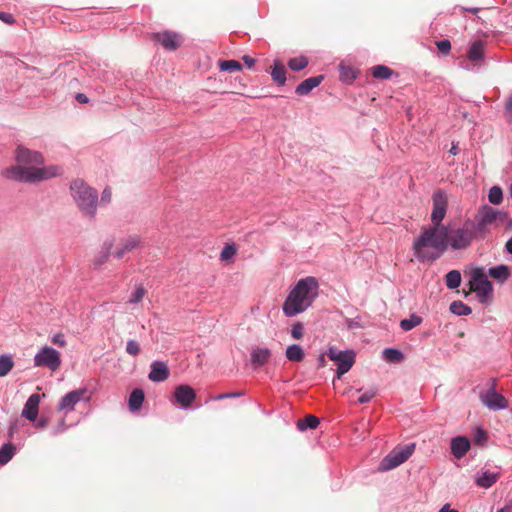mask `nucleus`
I'll return each mask as SVG.
<instances>
[{"label":"nucleus","mask_w":512,"mask_h":512,"mask_svg":"<svg viewBox=\"0 0 512 512\" xmlns=\"http://www.w3.org/2000/svg\"><path fill=\"white\" fill-rule=\"evenodd\" d=\"M489 275L494 279L505 281L510 276L509 268L506 265H499L489 269Z\"/></svg>","instance_id":"bb28decb"},{"label":"nucleus","mask_w":512,"mask_h":512,"mask_svg":"<svg viewBox=\"0 0 512 512\" xmlns=\"http://www.w3.org/2000/svg\"><path fill=\"white\" fill-rule=\"evenodd\" d=\"M107 256H101L94 261L96 267L102 265L106 261Z\"/></svg>","instance_id":"5fc2aeb1"},{"label":"nucleus","mask_w":512,"mask_h":512,"mask_svg":"<svg viewBox=\"0 0 512 512\" xmlns=\"http://www.w3.org/2000/svg\"><path fill=\"white\" fill-rule=\"evenodd\" d=\"M446 237L447 247L450 246L454 250L466 249L474 240L479 239L472 226V220L465 221L460 228L447 229Z\"/></svg>","instance_id":"423d86ee"},{"label":"nucleus","mask_w":512,"mask_h":512,"mask_svg":"<svg viewBox=\"0 0 512 512\" xmlns=\"http://www.w3.org/2000/svg\"><path fill=\"white\" fill-rule=\"evenodd\" d=\"M421 322H422V318L420 316L412 314L409 318L401 320L400 327L404 331H409V330L415 328L416 326L420 325Z\"/></svg>","instance_id":"2f4dec72"},{"label":"nucleus","mask_w":512,"mask_h":512,"mask_svg":"<svg viewBox=\"0 0 512 512\" xmlns=\"http://www.w3.org/2000/svg\"><path fill=\"white\" fill-rule=\"evenodd\" d=\"M291 335L294 339H301L304 335V328L301 323H295L291 329Z\"/></svg>","instance_id":"79ce46f5"},{"label":"nucleus","mask_w":512,"mask_h":512,"mask_svg":"<svg viewBox=\"0 0 512 512\" xmlns=\"http://www.w3.org/2000/svg\"><path fill=\"white\" fill-rule=\"evenodd\" d=\"M87 393L86 389L73 390L67 393L59 402L60 410H74L75 405L84 397Z\"/></svg>","instance_id":"2eb2a0df"},{"label":"nucleus","mask_w":512,"mask_h":512,"mask_svg":"<svg viewBox=\"0 0 512 512\" xmlns=\"http://www.w3.org/2000/svg\"><path fill=\"white\" fill-rule=\"evenodd\" d=\"M436 46L438 50L444 54L447 55L450 53L451 50V43L449 40H441L436 42Z\"/></svg>","instance_id":"37998d69"},{"label":"nucleus","mask_w":512,"mask_h":512,"mask_svg":"<svg viewBox=\"0 0 512 512\" xmlns=\"http://www.w3.org/2000/svg\"><path fill=\"white\" fill-rule=\"evenodd\" d=\"M156 42L161 44L166 50H176L183 42L182 36L173 31H163L154 35Z\"/></svg>","instance_id":"f8f14e48"},{"label":"nucleus","mask_w":512,"mask_h":512,"mask_svg":"<svg viewBox=\"0 0 512 512\" xmlns=\"http://www.w3.org/2000/svg\"><path fill=\"white\" fill-rule=\"evenodd\" d=\"M488 199L494 205L500 204L503 200V193L501 188L498 186H493L489 190Z\"/></svg>","instance_id":"e433bc0d"},{"label":"nucleus","mask_w":512,"mask_h":512,"mask_svg":"<svg viewBox=\"0 0 512 512\" xmlns=\"http://www.w3.org/2000/svg\"><path fill=\"white\" fill-rule=\"evenodd\" d=\"M488 440V434L485 430L478 428L474 435V442L479 445H484Z\"/></svg>","instance_id":"ea45409f"},{"label":"nucleus","mask_w":512,"mask_h":512,"mask_svg":"<svg viewBox=\"0 0 512 512\" xmlns=\"http://www.w3.org/2000/svg\"><path fill=\"white\" fill-rule=\"evenodd\" d=\"M272 79L280 86L286 82V70L282 63L275 61L273 69L271 71Z\"/></svg>","instance_id":"4be33fe9"},{"label":"nucleus","mask_w":512,"mask_h":512,"mask_svg":"<svg viewBox=\"0 0 512 512\" xmlns=\"http://www.w3.org/2000/svg\"><path fill=\"white\" fill-rule=\"evenodd\" d=\"M76 100L80 103H88L89 98L83 93H78L76 95Z\"/></svg>","instance_id":"603ef678"},{"label":"nucleus","mask_w":512,"mask_h":512,"mask_svg":"<svg viewBox=\"0 0 512 512\" xmlns=\"http://www.w3.org/2000/svg\"><path fill=\"white\" fill-rule=\"evenodd\" d=\"M237 253V248L234 244H228L226 245L220 254V260L227 261L230 260L232 257H234Z\"/></svg>","instance_id":"58836bf2"},{"label":"nucleus","mask_w":512,"mask_h":512,"mask_svg":"<svg viewBox=\"0 0 512 512\" xmlns=\"http://www.w3.org/2000/svg\"><path fill=\"white\" fill-rule=\"evenodd\" d=\"M307 65H308V60L306 57H303V56L292 58L288 62L289 68L294 71H300V70L304 69Z\"/></svg>","instance_id":"c9c22d12"},{"label":"nucleus","mask_w":512,"mask_h":512,"mask_svg":"<svg viewBox=\"0 0 512 512\" xmlns=\"http://www.w3.org/2000/svg\"><path fill=\"white\" fill-rule=\"evenodd\" d=\"M0 20L7 24H13L15 22L13 15L4 12H0Z\"/></svg>","instance_id":"de8ad7c7"},{"label":"nucleus","mask_w":512,"mask_h":512,"mask_svg":"<svg viewBox=\"0 0 512 512\" xmlns=\"http://www.w3.org/2000/svg\"><path fill=\"white\" fill-rule=\"evenodd\" d=\"M506 249L509 253L512 254V237L506 243Z\"/></svg>","instance_id":"052dcab7"},{"label":"nucleus","mask_w":512,"mask_h":512,"mask_svg":"<svg viewBox=\"0 0 512 512\" xmlns=\"http://www.w3.org/2000/svg\"><path fill=\"white\" fill-rule=\"evenodd\" d=\"M415 444H409L404 447L395 448L392 450L380 463V471H388L394 469L407 461L413 454Z\"/></svg>","instance_id":"0eeeda50"},{"label":"nucleus","mask_w":512,"mask_h":512,"mask_svg":"<svg viewBox=\"0 0 512 512\" xmlns=\"http://www.w3.org/2000/svg\"><path fill=\"white\" fill-rule=\"evenodd\" d=\"M498 219L503 220L499 211L489 205L481 206L472 220V226L478 238H484Z\"/></svg>","instance_id":"39448f33"},{"label":"nucleus","mask_w":512,"mask_h":512,"mask_svg":"<svg viewBox=\"0 0 512 512\" xmlns=\"http://www.w3.org/2000/svg\"><path fill=\"white\" fill-rule=\"evenodd\" d=\"M271 357V351L268 348H253L251 351V364L254 369L265 365Z\"/></svg>","instance_id":"6ab92c4d"},{"label":"nucleus","mask_w":512,"mask_h":512,"mask_svg":"<svg viewBox=\"0 0 512 512\" xmlns=\"http://www.w3.org/2000/svg\"><path fill=\"white\" fill-rule=\"evenodd\" d=\"M497 512H512V505H506L505 507L499 509Z\"/></svg>","instance_id":"bf43d9fd"},{"label":"nucleus","mask_w":512,"mask_h":512,"mask_svg":"<svg viewBox=\"0 0 512 512\" xmlns=\"http://www.w3.org/2000/svg\"><path fill=\"white\" fill-rule=\"evenodd\" d=\"M52 342L55 345H58L60 347H64L66 345V341L64 339V335L61 334V333H58V334L54 335L53 338H52Z\"/></svg>","instance_id":"a18cd8bd"},{"label":"nucleus","mask_w":512,"mask_h":512,"mask_svg":"<svg viewBox=\"0 0 512 512\" xmlns=\"http://www.w3.org/2000/svg\"><path fill=\"white\" fill-rule=\"evenodd\" d=\"M240 395H241L240 393H224V394L217 395L213 399L218 401V400H222V399H226V398L237 397Z\"/></svg>","instance_id":"09e8293b"},{"label":"nucleus","mask_w":512,"mask_h":512,"mask_svg":"<svg viewBox=\"0 0 512 512\" xmlns=\"http://www.w3.org/2000/svg\"><path fill=\"white\" fill-rule=\"evenodd\" d=\"M469 285L470 291L476 292L482 303L486 301L487 297L492 292V284L481 268L472 270Z\"/></svg>","instance_id":"6e6552de"},{"label":"nucleus","mask_w":512,"mask_h":512,"mask_svg":"<svg viewBox=\"0 0 512 512\" xmlns=\"http://www.w3.org/2000/svg\"><path fill=\"white\" fill-rule=\"evenodd\" d=\"M376 396V390L371 388L369 390H367L365 393H363L359 398H358V403L360 404H364V403H368L370 402L374 397Z\"/></svg>","instance_id":"a19ab883"},{"label":"nucleus","mask_w":512,"mask_h":512,"mask_svg":"<svg viewBox=\"0 0 512 512\" xmlns=\"http://www.w3.org/2000/svg\"><path fill=\"white\" fill-rule=\"evenodd\" d=\"M498 480V474L486 471L482 476L476 479V484L480 487L489 488Z\"/></svg>","instance_id":"a878e982"},{"label":"nucleus","mask_w":512,"mask_h":512,"mask_svg":"<svg viewBox=\"0 0 512 512\" xmlns=\"http://www.w3.org/2000/svg\"><path fill=\"white\" fill-rule=\"evenodd\" d=\"M169 368L164 362L155 361L151 364L149 379L153 382H162L169 377Z\"/></svg>","instance_id":"f3484780"},{"label":"nucleus","mask_w":512,"mask_h":512,"mask_svg":"<svg viewBox=\"0 0 512 512\" xmlns=\"http://www.w3.org/2000/svg\"><path fill=\"white\" fill-rule=\"evenodd\" d=\"M15 453V446L13 444H5L0 449V465L7 464Z\"/></svg>","instance_id":"cd10ccee"},{"label":"nucleus","mask_w":512,"mask_h":512,"mask_svg":"<svg viewBox=\"0 0 512 512\" xmlns=\"http://www.w3.org/2000/svg\"><path fill=\"white\" fill-rule=\"evenodd\" d=\"M219 68L221 71L236 72L242 69V65L236 60H222L219 62Z\"/></svg>","instance_id":"f704fd0d"},{"label":"nucleus","mask_w":512,"mask_h":512,"mask_svg":"<svg viewBox=\"0 0 512 512\" xmlns=\"http://www.w3.org/2000/svg\"><path fill=\"white\" fill-rule=\"evenodd\" d=\"M439 512H458L456 509H451L449 505H444Z\"/></svg>","instance_id":"4d7b16f0"},{"label":"nucleus","mask_w":512,"mask_h":512,"mask_svg":"<svg viewBox=\"0 0 512 512\" xmlns=\"http://www.w3.org/2000/svg\"><path fill=\"white\" fill-rule=\"evenodd\" d=\"M137 244H138V241H135V240H131V239H130V243H129L130 249H132L133 247H135Z\"/></svg>","instance_id":"0e129e2a"},{"label":"nucleus","mask_w":512,"mask_h":512,"mask_svg":"<svg viewBox=\"0 0 512 512\" xmlns=\"http://www.w3.org/2000/svg\"><path fill=\"white\" fill-rule=\"evenodd\" d=\"M327 355L332 361H335L338 366V378H341L342 375L347 373L355 363V353L353 351H340L334 347H330Z\"/></svg>","instance_id":"1a4fd4ad"},{"label":"nucleus","mask_w":512,"mask_h":512,"mask_svg":"<svg viewBox=\"0 0 512 512\" xmlns=\"http://www.w3.org/2000/svg\"><path fill=\"white\" fill-rule=\"evenodd\" d=\"M450 311L459 316L469 315L472 312L471 308L461 301L452 302L450 305Z\"/></svg>","instance_id":"473e14b6"},{"label":"nucleus","mask_w":512,"mask_h":512,"mask_svg":"<svg viewBox=\"0 0 512 512\" xmlns=\"http://www.w3.org/2000/svg\"><path fill=\"white\" fill-rule=\"evenodd\" d=\"M341 77L344 79V80H348V81H351L353 80L356 76H355V73L352 69L350 68H346V67H341Z\"/></svg>","instance_id":"c03bdc74"},{"label":"nucleus","mask_w":512,"mask_h":512,"mask_svg":"<svg viewBox=\"0 0 512 512\" xmlns=\"http://www.w3.org/2000/svg\"><path fill=\"white\" fill-rule=\"evenodd\" d=\"M470 449V441L467 437L458 436L451 441V453L457 459H461Z\"/></svg>","instance_id":"a211bd4d"},{"label":"nucleus","mask_w":512,"mask_h":512,"mask_svg":"<svg viewBox=\"0 0 512 512\" xmlns=\"http://www.w3.org/2000/svg\"><path fill=\"white\" fill-rule=\"evenodd\" d=\"M112 192L110 188H105L102 192L101 196V202L102 203H109L111 201Z\"/></svg>","instance_id":"49530a36"},{"label":"nucleus","mask_w":512,"mask_h":512,"mask_svg":"<svg viewBox=\"0 0 512 512\" xmlns=\"http://www.w3.org/2000/svg\"><path fill=\"white\" fill-rule=\"evenodd\" d=\"M383 355L388 362L398 363L403 360L402 352L394 348H386Z\"/></svg>","instance_id":"72a5a7b5"},{"label":"nucleus","mask_w":512,"mask_h":512,"mask_svg":"<svg viewBox=\"0 0 512 512\" xmlns=\"http://www.w3.org/2000/svg\"><path fill=\"white\" fill-rule=\"evenodd\" d=\"M14 367V362L11 356H0V377L6 376Z\"/></svg>","instance_id":"7c9ffc66"},{"label":"nucleus","mask_w":512,"mask_h":512,"mask_svg":"<svg viewBox=\"0 0 512 512\" xmlns=\"http://www.w3.org/2000/svg\"><path fill=\"white\" fill-rule=\"evenodd\" d=\"M318 364H319V367H325L326 365V361H325V355L324 354H321L318 358Z\"/></svg>","instance_id":"6e6d98bb"},{"label":"nucleus","mask_w":512,"mask_h":512,"mask_svg":"<svg viewBox=\"0 0 512 512\" xmlns=\"http://www.w3.org/2000/svg\"><path fill=\"white\" fill-rule=\"evenodd\" d=\"M16 165L7 168L3 175L7 179L36 183L48 180L58 175V168L54 166L40 167L44 164V158L41 153L25 148L19 145L15 151Z\"/></svg>","instance_id":"f257e3e1"},{"label":"nucleus","mask_w":512,"mask_h":512,"mask_svg":"<svg viewBox=\"0 0 512 512\" xmlns=\"http://www.w3.org/2000/svg\"><path fill=\"white\" fill-rule=\"evenodd\" d=\"M146 289L142 284L136 285L134 293L130 296V304H138L146 295Z\"/></svg>","instance_id":"4c0bfd02"},{"label":"nucleus","mask_w":512,"mask_h":512,"mask_svg":"<svg viewBox=\"0 0 512 512\" xmlns=\"http://www.w3.org/2000/svg\"><path fill=\"white\" fill-rule=\"evenodd\" d=\"M122 254H123L122 252H118L116 257H117V258H121V257H122Z\"/></svg>","instance_id":"69168bd1"},{"label":"nucleus","mask_w":512,"mask_h":512,"mask_svg":"<svg viewBox=\"0 0 512 512\" xmlns=\"http://www.w3.org/2000/svg\"><path fill=\"white\" fill-rule=\"evenodd\" d=\"M462 10L467 11V12H471L473 14H476V13H478L480 11V8H477V7H474V8L463 7Z\"/></svg>","instance_id":"13d9d810"},{"label":"nucleus","mask_w":512,"mask_h":512,"mask_svg":"<svg viewBox=\"0 0 512 512\" xmlns=\"http://www.w3.org/2000/svg\"><path fill=\"white\" fill-rule=\"evenodd\" d=\"M242 60L249 68H251L255 64V59L248 55L243 56Z\"/></svg>","instance_id":"3c124183"},{"label":"nucleus","mask_w":512,"mask_h":512,"mask_svg":"<svg viewBox=\"0 0 512 512\" xmlns=\"http://www.w3.org/2000/svg\"><path fill=\"white\" fill-rule=\"evenodd\" d=\"M447 227L423 228L413 242L414 256L421 262L435 261L447 250Z\"/></svg>","instance_id":"f03ea898"},{"label":"nucleus","mask_w":512,"mask_h":512,"mask_svg":"<svg viewBox=\"0 0 512 512\" xmlns=\"http://www.w3.org/2000/svg\"><path fill=\"white\" fill-rule=\"evenodd\" d=\"M506 111L510 114L512 120V96L508 98L506 102Z\"/></svg>","instance_id":"864d4df0"},{"label":"nucleus","mask_w":512,"mask_h":512,"mask_svg":"<svg viewBox=\"0 0 512 512\" xmlns=\"http://www.w3.org/2000/svg\"><path fill=\"white\" fill-rule=\"evenodd\" d=\"M304 350L300 345L293 344L287 347L286 357L292 362H301L304 359Z\"/></svg>","instance_id":"b1692460"},{"label":"nucleus","mask_w":512,"mask_h":512,"mask_svg":"<svg viewBox=\"0 0 512 512\" xmlns=\"http://www.w3.org/2000/svg\"><path fill=\"white\" fill-rule=\"evenodd\" d=\"M447 210V197L441 190H437L433 194V210L431 213V220L433 226H443L442 220L446 215Z\"/></svg>","instance_id":"9b49d317"},{"label":"nucleus","mask_w":512,"mask_h":512,"mask_svg":"<svg viewBox=\"0 0 512 512\" xmlns=\"http://www.w3.org/2000/svg\"><path fill=\"white\" fill-rule=\"evenodd\" d=\"M445 280L448 288H458L461 283V274L458 270H451L446 274Z\"/></svg>","instance_id":"c85d7f7f"},{"label":"nucleus","mask_w":512,"mask_h":512,"mask_svg":"<svg viewBox=\"0 0 512 512\" xmlns=\"http://www.w3.org/2000/svg\"><path fill=\"white\" fill-rule=\"evenodd\" d=\"M494 386L495 383L493 382L492 388L481 396L482 401L490 409H504L507 407L508 401L504 396L495 391Z\"/></svg>","instance_id":"4468645a"},{"label":"nucleus","mask_w":512,"mask_h":512,"mask_svg":"<svg viewBox=\"0 0 512 512\" xmlns=\"http://www.w3.org/2000/svg\"><path fill=\"white\" fill-rule=\"evenodd\" d=\"M318 295V282L314 277H306L297 282L288 294L283 312L287 317L304 312Z\"/></svg>","instance_id":"7ed1b4c3"},{"label":"nucleus","mask_w":512,"mask_h":512,"mask_svg":"<svg viewBox=\"0 0 512 512\" xmlns=\"http://www.w3.org/2000/svg\"><path fill=\"white\" fill-rule=\"evenodd\" d=\"M46 424H47V421H46V420H44V419H42V420H40V421L38 422L37 426H38V427H45V426H46Z\"/></svg>","instance_id":"e2e57ef3"},{"label":"nucleus","mask_w":512,"mask_h":512,"mask_svg":"<svg viewBox=\"0 0 512 512\" xmlns=\"http://www.w3.org/2000/svg\"><path fill=\"white\" fill-rule=\"evenodd\" d=\"M174 399L181 407L187 408L196 399V392L191 386L182 384L175 388Z\"/></svg>","instance_id":"ddd939ff"},{"label":"nucleus","mask_w":512,"mask_h":512,"mask_svg":"<svg viewBox=\"0 0 512 512\" xmlns=\"http://www.w3.org/2000/svg\"><path fill=\"white\" fill-rule=\"evenodd\" d=\"M36 367H48L56 371L61 365L60 354L52 347L44 346L34 357Z\"/></svg>","instance_id":"9d476101"},{"label":"nucleus","mask_w":512,"mask_h":512,"mask_svg":"<svg viewBox=\"0 0 512 512\" xmlns=\"http://www.w3.org/2000/svg\"><path fill=\"white\" fill-rule=\"evenodd\" d=\"M145 399L144 391L140 388L134 389L130 393V411H137L141 408Z\"/></svg>","instance_id":"5701e85b"},{"label":"nucleus","mask_w":512,"mask_h":512,"mask_svg":"<svg viewBox=\"0 0 512 512\" xmlns=\"http://www.w3.org/2000/svg\"><path fill=\"white\" fill-rule=\"evenodd\" d=\"M372 75L378 79H388L392 76L393 70L384 65H376L372 69Z\"/></svg>","instance_id":"c756f323"},{"label":"nucleus","mask_w":512,"mask_h":512,"mask_svg":"<svg viewBox=\"0 0 512 512\" xmlns=\"http://www.w3.org/2000/svg\"><path fill=\"white\" fill-rule=\"evenodd\" d=\"M140 352V347L138 343L135 341H130V354H138Z\"/></svg>","instance_id":"8fccbe9b"},{"label":"nucleus","mask_w":512,"mask_h":512,"mask_svg":"<svg viewBox=\"0 0 512 512\" xmlns=\"http://www.w3.org/2000/svg\"><path fill=\"white\" fill-rule=\"evenodd\" d=\"M71 195L78 208L90 217H94L96 213L98 192L94 188L87 185L83 180L76 179L70 185Z\"/></svg>","instance_id":"20e7f679"},{"label":"nucleus","mask_w":512,"mask_h":512,"mask_svg":"<svg viewBox=\"0 0 512 512\" xmlns=\"http://www.w3.org/2000/svg\"><path fill=\"white\" fill-rule=\"evenodd\" d=\"M510 194L512 196V183H511V187H510Z\"/></svg>","instance_id":"338daca9"},{"label":"nucleus","mask_w":512,"mask_h":512,"mask_svg":"<svg viewBox=\"0 0 512 512\" xmlns=\"http://www.w3.org/2000/svg\"><path fill=\"white\" fill-rule=\"evenodd\" d=\"M319 418L314 415H307L297 421V427L299 430L304 431L307 428L315 429L319 425Z\"/></svg>","instance_id":"393cba45"},{"label":"nucleus","mask_w":512,"mask_h":512,"mask_svg":"<svg viewBox=\"0 0 512 512\" xmlns=\"http://www.w3.org/2000/svg\"><path fill=\"white\" fill-rule=\"evenodd\" d=\"M40 403V395L32 394L25 403L22 411V416L30 421H35L38 416V409Z\"/></svg>","instance_id":"dca6fc26"},{"label":"nucleus","mask_w":512,"mask_h":512,"mask_svg":"<svg viewBox=\"0 0 512 512\" xmlns=\"http://www.w3.org/2000/svg\"><path fill=\"white\" fill-rule=\"evenodd\" d=\"M450 153L456 155L458 153V149L456 145H453L450 149Z\"/></svg>","instance_id":"680f3d73"},{"label":"nucleus","mask_w":512,"mask_h":512,"mask_svg":"<svg viewBox=\"0 0 512 512\" xmlns=\"http://www.w3.org/2000/svg\"><path fill=\"white\" fill-rule=\"evenodd\" d=\"M324 77L322 75L310 77L304 81H302L296 88V93L298 95H307L312 89L317 87Z\"/></svg>","instance_id":"aec40b11"},{"label":"nucleus","mask_w":512,"mask_h":512,"mask_svg":"<svg viewBox=\"0 0 512 512\" xmlns=\"http://www.w3.org/2000/svg\"><path fill=\"white\" fill-rule=\"evenodd\" d=\"M467 56L473 62L482 60L484 56V43L480 40L473 42Z\"/></svg>","instance_id":"412c9836"}]
</instances>
